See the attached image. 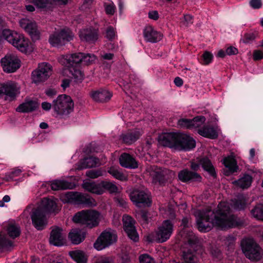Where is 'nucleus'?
<instances>
[{
  "mask_svg": "<svg viewBox=\"0 0 263 263\" xmlns=\"http://www.w3.org/2000/svg\"><path fill=\"white\" fill-rule=\"evenodd\" d=\"M197 227L202 232L210 231L214 226L221 230L240 227L244 221L237 216L231 214L230 204L221 202L214 210L210 209L196 210L194 212Z\"/></svg>",
  "mask_w": 263,
  "mask_h": 263,
  "instance_id": "obj_1",
  "label": "nucleus"
},
{
  "mask_svg": "<svg viewBox=\"0 0 263 263\" xmlns=\"http://www.w3.org/2000/svg\"><path fill=\"white\" fill-rule=\"evenodd\" d=\"M159 141L164 146L179 151H190L196 146L195 141L190 136L181 133H168L159 137Z\"/></svg>",
  "mask_w": 263,
  "mask_h": 263,
  "instance_id": "obj_2",
  "label": "nucleus"
},
{
  "mask_svg": "<svg viewBox=\"0 0 263 263\" xmlns=\"http://www.w3.org/2000/svg\"><path fill=\"white\" fill-rule=\"evenodd\" d=\"M57 208V203L53 198H43L41 204L33 210L31 215L32 224L37 230L44 229L47 224L48 215Z\"/></svg>",
  "mask_w": 263,
  "mask_h": 263,
  "instance_id": "obj_3",
  "label": "nucleus"
},
{
  "mask_svg": "<svg viewBox=\"0 0 263 263\" xmlns=\"http://www.w3.org/2000/svg\"><path fill=\"white\" fill-rule=\"evenodd\" d=\"M52 106L57 117L64 118L73 112L74 103L70 96L61 95L52 101Z\"/></svg>",
  "mask_w": 263,
  "mask_h": 263,
  "instance_id": "obj_4",
  "label": "nucleus"
},
{
  "mask_svg": "<svg viewBox=\"0 0 263 263\" xmlns=\"http://www.w3.org/2000/svg\"><path fill=\"white\" fill-rule=\"evenodd\" d=\"M100 214L95 210H82L77 212L72 220L76 223H80L89 228L97 226L99 223Z\"/></svg>",
  "mask_w": 263,
  "mask_h": 263,
  "instance_id": "obj_5",
  "label": "nucleus"
},
{
  "mask_svg": "<svg viewBox=\"0 0 263 263\" xmlns=\"http://www.w3.org/2000/svg\"><path fill=\"white\" fill-rule=\"evenodd\" d=\"M242 250L246 257L252 260L260 258V248L252 238H245L241 242Z\"/></svg>",
  "mask_w": 263,
  "mask_h": 263,
  "instance_id": "obj_6",
  "label": "nucleus"
},
{
  "mask_svg": "<svg viewBox=\"0 0 263 263\" xmlns=\"http://www.w3.org/2000/svg\"><path fill=\"white\" fill-rule=\"evenodd\" d=\"M65 201L78 205L86 206L95 205V200L87 194L77 192H68L66 193Z\"/></svg>",
  "mask_w": 263,
  "mask_h": 263,
  "instance_id": "obj_7",
  "label": "nucleus"
},
{
  "mask_svg": "<svg viewBox=\"0 0 263 263\" xmlns=\"http://www.w3.org/2000/svg\"><path fill=\"white\" fill-rule=\"evenodd\" d=\"M20 93L17 84L13 81H8L0 84V99L12 101Z\"/></svg>",
  "mask_w": 263,
  "mask_h": 263,
  "instance_id": "obj_8",
  "label": "nucleus"
},
{
  "mask_svg": "<svg viewBox=\"0 0 263 263\" xmlns=\"http://www.w3.org/2000/svg\"><path fill=\"white\" fill-rule=\"evenodd\" d=\"M146 172L152 177L153 183L160 184H163L170 178V176L171 177L174 175L173 172L168 170H162L155 165L147 167Z\"/></svg>",
  "mask_w": 263,
  "mask_h": 263,
  "instance_id": "obj_9",
  "label": "nucleus"
},
{
  "mask_svg": "<svg viewBox=\"0 0 263 263\" xmlns=\"http://www.w3.org/2000/svg\"><path fill=\"white\" fill-rule=\"evenodd\" d=\"M74 35L71 31L67 28L62 29L59 32H56L50 36L49 42L54 47H59L65 45L72 40Z\"/></svg>",
  "mask_w": 263,
  "mask_h": 263,
  "instance_id": "obj_10",
  "label": "nucleus"
},
{
  "mask_svg": "<svg viewBox=\"0 0 263 263\" xmlns=\"http://www.w3.org/2000/svg\"><path fill=\"white\" fill-rule=\"evenodd\" d=\"M117 235L110 231H105L98 237L93 244L94 248L98 251L105 249L117 241Z\"/></svg>",
  "mask_w": 263,
  "mask_h": 263,
  "instance_id": "obj_11",
  "label": "nucleus"
},
{
  "mask_svg": "<svg viewBox=\"0 0 263 263\" xmlns=\"http://www.w3.org/2000/svg\"><path fill=\"white\" fill-rule=\"evenodd\" d=\"M51 66L48 63L39 64L38 67L32 72V81L35 83L44 82L48 79L51 74Z\"/></svg>",
  "mask_w": 263,
  "mask_h": 263,
  "instance_id": "obj_12",
  "label": "nucleus"
},
{
  "mask_svg": "<svg viewBox=\"0 0 263 263\" xmlns=\"http://www.w3.org/2000/svg\"><path fill=\"white\" fill-rule=\"evenodd\" d=\"M3 70L7 73L15 72L21 66V61L18 57L13 54H7L1 60Z\"/></svg>",
  "mask_w": 263,
  "mask_h": 263,
  "instance_id": "obj_13",
  "label": "nucleus"
},
{
  "mask_svg": "<svg viewBox=\"0 0 263 263\" xmlns=\"http://www.w3.org/2000/svg\"><path fill=\"white\" fill-rule=\"evenodd\" d=\"M173 224L170 220L163 221L156 232V240L162 243L168 240L173 232Z\"/></svg>",
  "mask_w": 263,
  "mask_h": 263,
  "instance_id": "obj_14",
  "label": "nucleus"
},
{
  "mask_svg": "<svg viewBox=\"0 0 263 263\" xmlns=\"http://www.w3.org/2000/svg\"><path fill=\"white\" fill-rule=\"evenodd\" d=\"M130 198L138 206H140L141 204L149 206L152 202L149 195L145 191L140 190H133L130 194Z\"/></svg>",
  "mask_w": 263,
  "mask_h": 263,
  "instance_id": "obj_15",
  "label": "nucleus"
},
{
  "mask_svg": "<svg viewBox=\"0 0 263 263\" xmlns=\"http://www.w3.org/2000/svg\"><path fill=\"white\" fill-rule=\"evenodd\" d=\"M123 223L124 230L128 235V237L135 242L139 240V236L135 226V221L132 217L128 215L123 216Z\"/></svg>",
  "mask_w": 263,
  "mask_h": 263,
  "instance_id": "obj_16",
  "label": "nucleus"
},
{
  "mask_svg": "<svg viewBox=\"0 0 263 263\" xmlns=\"http://www.w3.org/2000/svg\"><path fill=\"white\" fill-rule=\"evenodd\" d=\"M19 24L20 26L30 35L33 40L39 39L40 32L35 22L27 18H22L20 21Z\"/></svg>",
  "mask_w": 263,
  "mask_h": 263,
  "instance_id": "obj_17",
  "label": "nucleus"
},
{
  "mask_svg": "<svg viewBox=\"0 0 263 263\" xmlns=\"http://www.w3.org/2000/svg\"><path fill=\"white\" fill-rule=\"evenodd\" d=\"M19 24L20 26L30 35L33 40L39 39L40 32L35 22L27 18H22L20 21Z\"/></svg>",
  "mask_w": 263,
  "mask_h": 263,
  "instance_id": "obj_18",
  "label": "nucleus"
},
{
  "mask_svg": "<svg viewBox=\"0 0 263 263\" xmlns=\"http://www.w3.org/2000/svg\"><path fill=\"white\" fill-rule=\"evenodd\" d=\"M178 177L179 180L184 183L200 182L202 180L199 174L187 169L180 171L178 173Z\"/></svg>",
  "mask_w": 263,
  "mask_h": 263,
  "instance_id": "obj_19",
  "label": "nucleus"
},
{
  "mask_svg": "<svg viewBox=\"0 0 263 263\" xmlns=\"http://www.w3.org/2000/svg\"><path fill=\"white\" fill-rule=\"evenodd\" d=\"M98 31L93 28L81 29L79 32V36L82 41L93 43L98 39Z\"/></svg>",
  "mask_w": 263,
  "mask_h": 263,
  "instance_id": "obj_20",
  "label": "nucleus"
},
{
  "mask_svg": "<svg viewBox=\"0 0 263 263\" xmlns=\"http://www.w3.org/2000/svg\"><path fill=\"white\" fill-rule=\"evenodd\" d=\"M143 36L147 42L155 43L159 42L162 39L163 34L152 26H147L143 30Z\"/></svg>",
  "mask_w": 263,
  "mask_h": 263,
  "instance_id": "obj_21",
  "label": "nucleus"
},
{
  "mask_svg": "<svg viewBox=\"0 0 263 263\" xmlns=\"http://www.w3.org/2000/svg\"><path fill=\"white\" fill-rule=\"evenodd\" d=\"M199 165H201L203 170L208 172L211 176H216L215 168L210 159L207 157H203L200 159L199 163L192 162L191 164V167L193 170L195 171L199 169Z\"/></svg>",
  "mask_w": 263,
  "mask_h": 263,
  "instance_id": "obj_22",
  "label": "nucleus"
},
{
  "mask_svg": "<svg viewBox=\"0 0 263 263\" xmlns=\"http://www.w3.org/2000/svg\"><path fill=\"white\" fill-rule=\"evenodd\" d=\"M83 54L79 52L63 55L60 59V62L68 67L77 66L78 64L82 63Z\"/></svg>",
  "mask_w": 263,
  "mask_h": 263,
  "instance_id": "obj_23",
  "label": "nucleus"
},
{
  "mask_svg": "<svg viewBox=\"0 0 263 263\" xmlns=\"http://www.w3.org/2000/svg\"><path fill=\"white\" fill-rule=\"evenodd\" d=\"M63 230L59 227L52 229L49 238V242L56 246H62L65 243V235L62 233Z\"/></svg>",
  "mask_w": 263,
  "mask_h": 263,
  "instance_id": "obj_24",
  "label": "nucleus"
},
{
  "mask_svg": "<svg viewBox=\"0 0 263 263\" xmlns=\"http://www.w3.org/2000/svg\"><path fill=\"white\" fill-rule=\"evenodd\" d=\"M181 259L182 263H199V258L195 251L191 248L182 251Z\"/></svg>",
  "mask_w": 263,
  "mask_h": 263,
  "instance_id": "obj_25",
  "label": "nucleus"
},
{
  "mask_svg": "<svg viewBox=\"0 0 263 263\" xmlns=\"http://www.w3.org/2000/svg\"><path fill=\"white\" fill-rule=\"evenodd\" d=\"M119 161L120 165L126 168H136L138 166V163L135 158L126 153H124L121 155Z\"/></svg>",
  "mask_w": 263,
  "mask_h": 263,
  "instance_id": "obj_26",
  "label": "nucleus"
},
{
  "mask_svg": "<svg viewBox=\"0 0 263 263\" xmlns=\"http://www.w3.org/2000/svg\"><path fill=\"white\" fill-rule=\"evenodd\" d=\"M51 188L53 191L73 189L75 185L73 183L65 180H54L51 182Z\"/></svg>",
  "mask_w": 263,
  "mask_h": 263,
  "instance_id": "obj_27",
  "label": "nucleus"
},
{
  "mask_svg": "<svg viewBox=\"0 0 263 263\" xmlns=\"http://www.w3.org/2000/svg\"><path fill=\"white\" fill-rule=\"evenodd\" d=\"M91 96L96 102H104L109 101L112 95L107 90L100 89L92 92Z\"/></svg>",
  "mask_w": 263,
  "mask_h": 263,
  "instance_id": "obj_28",
  "label": "nucleus"
},
{
  "mask_svg": "<svg viewBox=\"0 0 263 263\" xmlns=\"http://www.w3.org/2000/svg\"><path fill=\"white\" fill-rule=\"evenodd\" d=\"M86 233L79 229H73L68 235V237L72 243L78 245L85 238Z\"/></svg>",
  "mask_w": 263,
  "mask_h": 263,
  "instance_id": "obj_29",
  "label": "nucleus"
},
{
  "mask_svg": "<svg viewBox=\"0 0 263 263\" xmlns=\"http://www.w3.org/2000/svg\"><path fill=\"white\" fill-rule=\"evenodd\" d=\"M140 136V133L137 130H130L120 136L122 141L128 144L135 142Z\"/></svg>",
  "mask_w": 263,
  "mask_h": 263,
  "instance_id": "obj_30",
  "label": "nucleus"
},
{
  "mask_svg": "<svg viewBox=\"0 0 263 263\" xmlns=\"http://www.w3.org/2000/svg\"><path fill=\"white\" fill-rule=\"evenodd\" d=\"M83 187L85 190L98 195L103 194L101 183H96L95 182L85 181L83 183Z\"/></svg>",
  "mask_w": 263,
  "mask_h": 263,
  "instance_id": "obj_31",
  "label": "nucleus"
},
{
  "mask_svg": "<svg viewBox=\"0 0 263 263\" xmlns=\"http://www.w3.org/2000/svg\"><path fill=\"white\" fill-rule=\"evenodd\" d=\"M38 107L37 103L34 101L25 102L20 104L16 109L17 112H28L35 110Z\"/></svg>",
  "mask_w": 263,
  "mask_h": 263,
  "instance_id": "obj_32",
  "label": "nucleus"
},
{
  "mask_svg": "<svg viewBox=\"0 0 263 263\" xmlns=\"http://www.w3.org/2000/svg\"><path fill=\"white\" fill-rule=\"evenodd\" d=\"M99 162V159L96 157H86L80 162L78 166V169L83 170L86 168L96 167Z\"/></svg>",
  "mask_w": 263,
  "mask_h": 263,
  "instance_id": "obj_33",
  "label": "nucleus"
},
{
  "mask_svg": "<svg viewBox=\"0 0 263 263\" xmlns=\"http://www.w3.org/2000/svg\"><path fill=\"white\" fill-rule=\"evenodd\" d=\"M198 133L203 137L211 139H215L218 136L217 133L214 128L209 126H204L202 128H199Z\"/></svg>",
  "mask_w": 263,
  "mask_h": 263,
  "instance_id": "obj_34",
  "label": "nucleus"
},
{
  "mask_svg": "<svg viewBox=\"0 0 263 263\" xmlns=\"http://www.w3.org/2000/svg\"><path fill=\"white\" fill-rule=\"evenodd\" d=\"M252 182V177L248 174H245L238 180L234 181L233 183L245 189L250 187Z\"/></svg>",
  "mask_w": 263,
  "mask_h": 263,
  "instance_id": "obj_35",
  "label": "nucleus"
},
{
  "mask_svg": "<svg viewBox=\"0 0 263 263\" xmlns=\"http://www.w3.org/2000/svg\"><path fill=\"white\" fill-rule=\"evenodd\" d=\"M69 254L77 263L87 262V258L85 256L83 251L80 250L70 251Z\"/></svg>",
  "mask_w": 263,
  "mask_h": 263,
  "instance_id": "obj_36",
  "label": "nucleus"
},
{
  "mask_svg": "<svg viewBox=\"0 0 263 263\" xmlns=\"http://www.w3.org/2000/svg\"><path fill=\"white\" fill-rule=\"evenodd\" d=\"M232 202L233 208L236 210L244 209L246 205V200L242 195H238Z\"/></svg>",
  "mask_w": 263,
  "mask_h": 263,
  "instance_id": "obj_37",
  "label": "nucleus"
},
{
  "mask_svg": "<svg viewBox=\"0 0 263 263\" xmlns=\"http://www.w3.org/2000/svg\"><path fill=\"white\" fill-rule=\"evenodd\" d=\"M69 71L77 82H81L84 79V74L78 66L69 67Z\"/></svg>",
  "mask_w": 263,
  "mask_h": 263,
  "instance_id": "obj_38",
  "label": "nucleus"
},
{
  "mask_svg": "<svg viewBox=\"0 0 263 263\" xmlns=\"http://www.w3.org/2000/svg\"><path fill=\"white\" fill-rule=\"evenodd\" d=\"M100 183L101 186L102 187L103 193L105 190L109 191L110 193L117 192L118 187L114 183L107 181H103Z\"/></svg>",
  "mask_w": 263,
  "mask_h": 263,
  "instance_id": "obj_39",
  "label": "nucleus"
},
{
  "mask_svg": "<svg viewBox=\"0 0 263 263\" xmlns=\"http://www.w3.org/2000/svg\"><path fill=\"white\" fill-rule=\"evenodd\" d=\"M224 166L228 168L231 173H233L237 172L238 166L235 161L229 158H226L223 160Z\"/></svg>",
  "mask_w": 263,
  "mask_h": 263,
  "instance_id": "obj_40",
  "label": "nucleus"
},
{
  "mask_svg": "<svg viewBox=\"0 0 263 263\" xmlns=\"http://www.w3.org/2000/svg\"><path fill=\"white\" fill-rule=\"evenodd\" d=\"M251 214L257 219L263 221V204L255 206L251 210Z\"/></svg>",
  "mask_w": 263,
  "mask_h": 263,
  "instance_id": "obj_41",
  "label": "nucleus"
},
{
  "mask_svg": "<svg viewBox=\"0 0 263 263\" xmlns=\"http://www.w3.org/2000/svg\"><path fill=\"white\" fill-rule=\"evenodd\" d=\"M7 232L10 237L15 238L20 235V230L19 227L15 224H9L7 227Z\"/></svg>",
  "mask_w": 263,
  "mask_h": 263,
  "instance_id": "obj_42",
  "label": "nucleus"
},
{
  "mask_svg": "<svg viewBox=\"0 0 263 263\" xmlns=\"http://www.w3.org/2000/svg\"><path fill=\"white\" fill-rule=\"evenodd\" d=\"M108 173L111 175L115 178L121 181L127 180L126 177L118 169L114 167H111L108 171Z\"/></svg>",
  "mask_w": 263,
  "mask_h": 263,
  "instance_id": "obj_43",
  "label": "nucleus"
},
{
  "mask_svg": "<svg viewBox=\"0 0 263 263\" xmlns=\"http://www.w3.org/2000/svg\"><path fill=\"white\" fill-rule=\"evenodd\" d=\"M205 118L204 116H197L191 120V129L201 127L205 122Z\"/></svg>",
  "mask_w": 263,
  "mask_h": 263,
  "instance_id": "obj_44",
  "label": "nucleus"
},
{
  "mask_svg": "<svg viewBox=\"0 0 263 263\" xmlns=\"http://www.w3.org/2000/svg\"><path fill=\"white\" fill-rule=\"evenodd\" d=\"M21 173L22 171L20 169H15L12 172L6 174L3 178V180L5 181H13L14 178L19 176Z\"/></svg>",
  "mask_w": 263,
  "mask_h": 263,
  "instance_id": "obj_45",
  "label": "nucleus"
},
{
  "mask_svg": "<svg viewBox=\"0 0 263 263\" xmlns=\"http://www.w3.org/2000/svg\"><path fill=\"white\" fill-rule=\"evenodd\" d=\"M104 173H105V171L101 168L97 170H91L87 171L86 173V175L88 177L91 179H95L103 176Z\"/></svg>",
  "mask_w": 263,
  "mask_h": 263,
  "instance_id": "obj_46",
  "label": "nucleus"
},
{
  "mask_svg": "<svg viewBox=\"0 0 263 263\" xmlns=\"http://www.w3.org/2000/svg\"><path fill=\"white\" fill-rule=\"evenodd\" d=\"M0 245L2 251L9 250L13 247V242L12 241L6 238L1 239Z\"/></svg>",
  "mask_w": 263,
  "mask_h": 263,
  "instance_id": "obj_47",
  "label": "nucleus"
},
{
  "mask_svg": "<svg viewBox=\"0 0 263 263\" xmlns=\"http://www.w3.org/2000/svg\"><path fill=\"white\" fill-rule=\"evenodd\" d=\"M139 218L140 219L142 224H147L149 221V214L145 210H141L138 214Z\"/></svg>",
  "mask_w": 263,
  "mask_h": 263,
  "instance_id": "obj_48",
  "label": "nucleus"
},
{
  "mask_svg": "<svg viewBox=\"0 0 263 263\" xmlns=\"http://www.w3.org/2000/svg\"><path fill=\"white\" fill-rule=\"evenodd\" d=\"M140 263H156L154 258L147 254H143L139 257Z\"/></svg>",
  "mask_w": 263,
  "mask_h": 263,
  "instance_id": "obj_49",
  "label": "nucleus"
},
{
  "mask_svg": "<svg viewBox=\"0 0 263 263\" xmlns=\"http://www.w3.org/2000/svg\"><path fill=\"white\" fill-rule=\"evenodd\" d=\"M256 34L254 32H248L244 34L241 40L244 43H249L254 41L256 38Z\"/></svg>",
  "mask_w": 263,
  "mask_h": 263,
  "instance_id": "obj_50",
  "label": "nucleus"
},
{
  "mask_svg": "<svg viewBox=\"0 0 263 263\" xmlns=\"http://www.w3.org/2000/svg\"><path fill=\"white\" fill-rule=\"evenodd\" d=\"M96 59V57L94 54H83L82 63L86 65H88L94 62Z\"/></svg>",
  "mask_w": 263,
  "mask_h": 263,
  "instance_id": "obj_51",
  "label": "nucleus"
},
{
  "mask_svg": "<svg viewBox=\"0 0 263 263\" xmlns=\"http://www.w3.org/2000/svg\"><path fill=\"white\" fill-rule=\"evenodd\" d=\"M93 263H114V259L111 256H101Z\"/></svg>",
  "mask_w": 263,
  "mask_h": 263,
  "instance_id": "obj_52",
  "label": "nucleus"
},
{
  "mask_svg": "<svg viewBox=\"0 0 263 263\" xmlns=\"http://www.w3.org/2000/svg\"><path fill=\"white\" fill-rule=\"evenodd\" d=\"M178 125L181 127L191 129V119H181L178 120Z\"/></svg>",
  "mask_w": 263,
  "mask_h": 263,
  "instance_id": "obj_53",
  "label": "nucleus"
},
{
  "mask_svg": "<svg viewBox=\"0 0 263 263\" xmlns=\"http://www.w3.org/2000/svg\"><path fill=\"white\" fill-rule=\"evenodd\" d=\"M31 1L39 8H45L49 4V0H31Z\"/></svg>",
  "mask_w": 263,
  "mask_h": 263,
  "instance_id": "obj_54",
  "label": "nucleus"
},
{
  "mask_svg": "<svg viewBox=\"0 0 263 263\" xmlns=\"http://www.w3.org/2000/svg\"><path fill=\"white\" fill-rule=\"evenodd\" d=\"M213 56L212 54L209 52L205 51L202 54V58L203 60L204 64L205 65L209 64L210 63L213 59Z\"/></svg>",
  "mask_w": 263,
  "mask_h": 263,
  "instance_id": "obj_55",
  "label": "nucleus"
},
{
  "mask_svg": "<svg viewBox=\"0 0 263 263\" xmlns=\"http://www.w3.org/2000/svg\"><path fill=\"white\" fill-rule=\"evenodd\" d=\"M116 35L115 29L112 26H109L106 30V37L109 40L114 39Z\"/></svg>",
  "mask_w": 263,
  "mask_h": 263,
  "instance_id": "obj_56",
  "label": "nucleus"
},
{
  "mask_svg": "<svg viewBox=\"0 0 263 263\" xmlns=\"http://www.w3.org/2000/svg\"><path fill=\"white\" fill-rule=\"evenodd\" d=\"M116 6L113 4H108L105 5V11L107 14L113 15L115 12Z\"/></svg>",
  "mask_w": 263,
  "mask_h": 263,
  "instance_id": "obj_57",
  "label": "nucleus"
},
{
  "mask_svg": "<svg viewBox=\"0 0 263 263\" xmlns=\"http://www.w3.org/2000/svg\"><path fill=\"white\" fill-rule=\"evenodd\" d=\"M184 21L183 22V24L187 27L191 24L193 23V16L189 14H185L184 15Z\"/></svg>",
  "mask_w": 263,
  "mask_h": 263,
  "instance_id": "obj_58",
  "label": "nucleus"
},
{
  "mask_svg": "<svg viewBox=\"0 0 263 263\" xmlns=\"http://www.w3.org/2000/svg\"><path fill=\"white\" fill-rule=\"evenodd\" d=\"M250 5L254 9H259L262 6L261 0H251Z\"/></svg>",
  "mask_w": 263,
  "mask_h": 263,
  "instance_id": "obj_59",
  "label": "nucleus"
},
{
  "mask_svg": "<svg viewBox=\"0 0 263 263\" xmlns=\"http://www.w3.org/2000/svg\"><path fill=\"white\" fill-rule=\"evenodd\" d=\"M197 241V237L192 232L190 233L187 238V242L190 246L195 244Z\"/></svg>",
  "mask_w": 263,
  "mask_h": 263,
  "instance_id": "obj_60",
  "label": "nucleus"
},
{
  "mask_svg": "<svg viewBox=\"0 0 263 263\" xmlns=\"http://www.w3.org/2000/svg\"><path fill=\"white\" fill-rule=\"evenodd\" d=\"M263 58V52L260 50H255L253 52V59L260 60Z\"/></svg>",
  "mask_w": 263,
  "mask_h": 263,
  "instance_id": "obj_61",
  "label": "nucleus"
},
{
  "mask_svg": "<svg viewBox=\"0 0 263 263\" xmlns=\"http://www.w3.org/2000/svg\"><path fill=\"white\" fill-rule=\"evenodd\" d=\"M226 53L228 55H235L238 53V50L234 47H228L226 51Z\"/></svg>",
  "mask_w": 263,
  "mask_h": 263,
  "instance_id": "obj_62",
  "label": "nucleus"
},
{
  "mask_svg": "<svg viewBox=\"0 0 263 263\" xmlns=\"http://www.w3.org/2000/svg\"><path fill=\"white\" fill-rule=\"evenodd\" d=\"M148 17L154 20H157L159 18V14L157 11H151L148 12Z\"/></svg>",
  "mask_w": 263,
  "mask_h": 263,
  "instance_id": "obj_63",
  "label": "nucleus"
},
{
  "mask_svg": "<svg viewBox=\"0 0 263 263\" xmlns=\"http://www.w3.org/2000/svg\"><path fill=\"white\" fill-rule=\"evenodd\" d=\"M116 201L118 204H119L120 206L123 208H126L127 205L126 201L122 198H117L116 199Z\"/></svg>",
  "mask_w": 263,
  "mask_h": 263,
  "instance_id": "obj_64",
  "label": "nucleus"
}]
</instances>
